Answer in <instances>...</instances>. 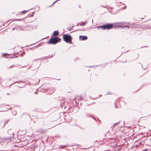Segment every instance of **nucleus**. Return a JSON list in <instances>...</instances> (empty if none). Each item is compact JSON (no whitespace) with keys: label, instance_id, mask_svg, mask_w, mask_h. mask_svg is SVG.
<instances>
[{"label":"nucleus","instance_id":"f8f14e48","mask_svg":"<svg viewBox=\"0 0 151 151\" xmlns=\"http://www.w3.org/2000/svg\"><path fill=\"white\" fill-rule=\"evenodd\" d=\"M58 1V0H57V1H55L53 3H55V2H56L57 1Z\"/></svg>","mask_w":151,"mask_h":151},{"label":"nucleus","instance_id":"6e6552de","mask_svg":"<svg viewBox=\"0 0 151 151\" xmlns=\"http://www.w3.org/2000/svg\"><path fill=\"white\" fill-rule=\"evenodd\" d=\"M39 132L41 133H43L44 132V130H42L41 131H39Z\"/></svg>","mask_w":151,"mask_h":151},{"label":"nucleus","instance_id":"1a4fd4ad","mask_svg":"<svg viewBox=\"0 0 151 151\" xmlns=\"http://www.w3.org/2000/svg\"><path fill=\"white\" fill-rule=\"evenodd\" d=\"M86 22H85V23H83V24H81V25L82 26H83V25H84L86 23Z\"/></svg>","mask_w":151,"mask_h":151},{"label":"nucleus","instance_id":"0eeeda50","mask_svg":"<svg viewBox=\"0 0 151 151\" xmlns=\"http://www.w3.org/2000/svg\"><path fill=\"white\" fill-rule=\"evenodd\" d=\"M77 98L78 99L81 100V99H82V98L81 97L78 96V97H77Z\"/></svg>","mask_w":151,"mask_h":151},{"label":"nucleus","instance_id":"f257e3e1","mask_svg":"<svg viewBox=\"0 0 151 151\" xmlns=\"http://www.w3.org/2000/svg\"><path fill=\"white\" fill-rule=\"evenodd\" d=\"M113 25L112 24H107L106 25L103 26L97 27V28L98 29H99L100 27H101L102 28V29H103L104 30H105V29H112L113 28Z\"/></svg>","mask_w":151,"mask_h":151},{"label":"nucleus","instance_id":"7ed1b4c3","mask_svg":"<svg viewBox=\"0 0 151 151\" xmlns=\"http://www.w3.org/2000/svg\"><path fill=\"white\" fill-rule=\"evenodd\" d=\"M61 40V39L56 37L51 38L49 41V43L50 44H55Z\"/></svg>","mask_w":151,"mask_h":151},{"label":"nucleus","instance_id":"9b49d317","mask_svg":"<svg viewBox=\"0 0 151 151\" xmlns=\"http://www.w3.org/2000/svg\"><path fill=\"white\" fill-rule=\"evenodd\" d=\"M14 67V65H12L10 67V68H12V67Z\"/></svg>","mask_w":151,"mask_h":151},{"label":"nucleus","instance_id":"39448f33","mask_svg":"<svg viewBox=\"0 0 151 151\" xmlns=\"http://www.w3.org/2000/svg\"><path fill=\"white\" fill-rule=\"evenodd\" d=\"M59 34V32L57 31H55L54 32L53 34V35L54 36H56L58 35Z\"/></svg>","mask_w":151,"mask_h":151},{"label":"nucleus","instance_id":"ddd939ff","mask_svg":"<svg viewBox=\"0 0 151 151\" xmlns=\"http://www.w3.org/2000/svg\"><path fill=\"white\" fill-rule=\"evenodd\" d=\"M62 105H62V104H61V106L62 107H63V106H62Z\"/></svg>","mask_w":151,"mask_h":151},{"label":"nucleus","instance_id":"423d86ee","mask_svg":"<svg viewBox=\"0 0 151 151\" xmlns=\"http://www.w3.org/2000/svg\"><path fill=\"white\" fill-rule=\"evenodd\" d=\"M28 11V10H27V11L24 10V11H23L21 12L20 13L21 14H22V13L24 14L25 13V12H27Z\"/></svg>","mask_w":151,"mask_h":151},{"label":"nucleus","instance_id":"9d476101","mask_svg":"<svg viewBox=\"0 0 151 151\" xmlns=\"http://www.w3.org/2000/svg\"><path fill=\"white\" fill-rule=\"evenodd\" d=\"M11 130H9L8 131V132H11Z\"/></svg>","mask_w":151,"mask_h":151},{"label":"nucleus","instance_id":"f03ea898","mask_svg":"<svg viewBox=\"0 0 151 151\" xmlns=\"http://www.w3.org/2000/svg\"><path fill=\"white\" fill-rule=\"evenodd\" d=\"M63 38L64 41L66 42L71 43L72 38L70 35H64Z\"/></svg>","mask_w":151,"mask_h":151},{"label":"nucleus","instance_id":"20e7f679","mask_svg":"<svg viewBox=\"0 0 151 151\" xmlns=\"http://www.w3.org/2000/svg\"><path fill=\"white\" fill-rule=\"evenodd\" d=\"M80 40H86L87 39V37L86 36H83L82 35H81L79 36V37Z\"/></svg>","mask_w":151,"mask_h":151},{"label":"nucleus","instance_id":"4468645a","mask_svg":"<svg viewBox=\"0 0 151 151\" xmlns=\"http://www.w3.org/2000/svg\"><path fill=\"white\" fill-rule=\"evenodd\" d=\"M124 27H127V26H124Z\"/></svg>","mask_w":151,"mask_h":151}]
</instances>
